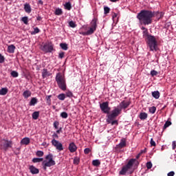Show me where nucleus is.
I'll use <instances>...</instances> for the list:
<instances>
[{"mask_svg":"<svg viewBox=\"0 0 176 176\" xmlns=\"http://www.w3.org/2000/svg\"><path fill=\"white\" fill-rule=\"evenodd\" d=\"M13 145V142L12 140H8L6 139H3L0 142V149H3L6 152L8 151L9 148H12Z\"/></svg>","mask_w":176,"mask_h":176,"instance_id":"6e6552de","label":"nucleus"},{"mask_svg":"<svg viewBox=\"0 0 176 176\" xmlns=\"http://www.w3.org/2000/svg\"><path fill=\"white\" fill-rule=\"evenodd\" d=\"M150 75H151L152 76H156V75H157V72L155 70H151Z\"/></svg>","mask_w":176,"mask_h":176,"instance_id":"de8ad7c7","label":"nucleus"},{"mask_svg":"<svg viewBox=\"0 0 176 176\" xmlns=\"http://www.w3.org/2000/svg\"><path fill=\"white\" fill-rule=\"evenodd\" d=\"M140 156L141 153H139L136 156V159H130L127 164L122 166L121 170L119 172V175H126L133 168L134 164H138L137 160L140 159Z\"/></svg>","mask_w":176,"mask_h":176,"instance_id":"7ed1b4c3","label":"nucleus"},{"mask_svg":"<svg viewBox=\"0 0 176 176\" xmlns=\"http://www.w3.org/2000/svg\"><path fill=\"white\" fill-rule=\"evenodd\" d=\"M110 1V2H118V1H119V0H109Z\"/></svg>","mask_w":176,"mask_h":176,"instance_id":"0e129e2a","label":"nucleus"},{"mask_svg":"<svg viewBox=\"0 0 176 176\" xmlns=\"http://www.w3.org/2000/svg\"><path fill=\"white\" fill-rule=\"evenodd\" d=\"M5 63V57L0 54V64Z\"/></svg>","mask_w":176,"mask_h":176,"instance_id":"49530a36","label":"nucleus"},{"mask_svg":"<svg viewBox=\"0 0 176 176\" xmlns=\"http://www.w3.org/2000/svg\"><path fill=\"white\" fill-rule=\"evenodd\" d=\"M100 108L103 113H107V115H109V112H111V107H109V102H104L100 104Z\"/></svg>","mask_w":176,"mask_h":176,"instance_id":"9b49d317","label":"nucleus"},{"mask_svg":"<svg viewBox=\"0 0 176 176\" xmlns=\"http://www.w3.org/2000/svg\"><path fill=\"white\" fill-rule=\"evenodd\" d=\"M175 147H176V142L173 141L172 143V148L173 149H175Z\"/></svg>","mask_w":176,"mask_h":176,"instance_id":"5fc2aeb1","label":"nucleus"},{"mask_svg":"<svg viewBox=\"0 0 176 176\" xmlns=\"http://www.w3.org/2000/svg\"><path fill=\"white\" fill-rule=\"evenodd\" d=\"M36 20H37V21H41V20H42V16H38L36 17Z\"/></svg>","mask_w":176,"mask_h":176,"instance_id":"4d7b16f0","label":"nucleus"},{"mask_svg":"<svg viewBox=\"0 0 176 176\" xmlns=\"http://www.w3.org/2000/svg\"><path fill=\"white\" fill-rule=\"evenodd\" d=\"M38 104V98H32L30 102H29L30 107H35Z\"/></svg>","mask_w":176,"mask_h":176,"instance_id":"f3484780","label":"nucleus"},{"mask_svg":"<svg viewBox=\"0 0 176 176\" xmlns=\"http://www.w3.org/2000/svg\"><path fill=\"white\" fill-rule=\"evenodd\" d=\"M49 144H47V143H46V142H44L41 144L42 146H48Z\"/></svg>","mask_w":176,"mask_h":176,"instance_id":"6e6d98bb","label":"nucleus"},{"mask_svg":"<svg viewBox=\"0 0 176 176\" xmlns=\"http://www.w3.org/2000/svg\"><path fill=\"white\" fill-rule=\"evenodd\" d=\"M78 150V146H76V144H75L74 142H71L69 144V151L71 152V153H74V152H76Z\"/></svg>","mask_w":176,"mask_h":176,"instance_id":"ddd939ff","label":"nucleus"},{"mask_svg":"<svg viewBox=\"0 0 176 176\" xmlns=\"http://www.w3.org/2000/svg\"><path fill=\"white\" fill-rule=\"evenodd\" d=\"M8 91H9V89H8L7 87L1 88L0 89V96H6V94H8Z\"/></svg>","mask_w":176,"mask_h":176,"instance_id":"412c9836","label":"nucleus"},{"mask_svg":"<svg viewBox=\"0 0 176 176\" xmlns=\"http://www.w3.org/2000/svg\"><path fill=\"white\" fill-rule=\"evenodd\" d=\"M64 8L66 10H71L72 9V6L71 5V2H67L64 5Z\"/></svg>","mask_w":176,"mask_h":176,"instance_id":"393cba45","label":"nucleus"},{"mask_svg":"<svg viewBox=\"0 0 176 176\" xmlns=\"http://www.w3.org/2000/svg\"><path fill=\"white\" fill-rule=\"evenodd\" d=\"M146 166L148 170H151V168H152V166H153L152 162H148L146 163Z\"/></svg>","mask_w":176,"mask_h":176,"instance_id":"37998d69","label":"nucleus"},{"mask_svg":"<svg viewBox=\"0 0 176 176\" xmlns=\"http://www.w3.org/2000/svg\"><path fill=\"white\" fill-rule=\"evenodd\" d=\"M148 111H149L150 113H152V114L155 113L156 112V107L153 106V107H150Z\"/></svg>","mask_w":176,"mask_h":176,"instance_id":"4c0bfd02","label":"nucleus"},{"mask_svg":"<svg viewBox=\"0 0 176 176\" xmlns=\"http://www.w3.org/2000/svg\"><path fill=\"white\" fill-rule=\"evenodd\" d=\"M57 98H58L60 101H64V100H65V94H60L58 95Z\"/></svg>","mask_w":176,"mask_h":176,"instance_id":"c756f323","label":"nucleus"},{"mask_svg":"<svg viewBox=\"0 0 176 176\" xmlns=\"http://www.w3.org/2000/svg\"><path fill=\"white\" fill-rule=\"evenodd\" d=\"M139 153H140V155L145 153V150H141V151Z\"/></svg>","mask_w":176,"mask_h":176,"instance_id":"e2e57ef3","label":"nucleus"},{"mask_svg":"<svg viewBox=\"0 0 176 176\" xmlns=\"http://www.w3.org/2000/svg\"><path fill=\"white\" fill-rule=\"evenodd\" d=\"M41 32V30L38 28H34V31L31 32L32 35H36V34H39Z\"/></svg>","mask_w":176,"mask_h":176,"instance_id":"c85d7f7f","label":"nucleus"},{"mask_svg":"<svg viewBox=\"0 0 176 176\" xmlns=\"http://www.w3.org/2000/svg\"><path fill=\"white\" fill-rule=\"evenodd\" d=\"M141 30H143V31H145V30H147L145 27H142Z\"/></svg>","mask_w":176,"mask_h":176,"instance_id":"69168bd1","label":"nucleus"},{"mask_svg":"<svg viewBox=\"0 0 176 176\" xmlns=\"http://www.w3.org/2000/svg\"><path fill=\"white\" fill-rule=\"evenodd\" d=\"M10 75L12 76V78H17L19 76V72L13 70L11 72Z\"/></svg>","mask_w":176,"mask_h":176,"instance_id":"2f4dec72","label":"nucleus"},{"mask_svg":"<svg viewBox=\"0 0 176 176\" xmlns=\"http://www.w3.org/2000/svg\"><path fill=\"white\" fill-rule=\"evenodd\" d=\"M148 35H150L148 34V29H145V30L143 31V36L148 38Z\"/></svg>","mask_w":176,"mask_h":176,"instance_id":"8fccbe9b","label":"nucleus"},{"mask_svg":"<svg viewBox=\"0 0 176 176\" xmlns=\"http://www.w3.org/2000/svg\"><path fill=\"white\" fill-rule=\"evenodd\" d=\"M58 126H60V122H58V121H55L54 122V129H58Z\"/></svg>","mask_w":176,"mask_h":176,"instance_id":"c03bdc74","label":"nucleus"},{"mask_svg":"<svg viewBox=\"0 0 176 176\" xmlns=\"http://www.w3.org/2000/svg\"><path fill=\"white\" fill-rule=\"evenodd\" d=\"M139 118L141 120H145L148 118V113L145 112L140 113Z\"/></svg>","mask_w":176,"mask_h":176,"instance_id":"b1692460","label":"nucleus"},{"mask_svg":"<svg viewBox=\"0 0 176 176\" xmlns=\"http://www.w3.org/2000/svg\"><path fill=\"white\" fill-rule=\"evenodd\" d=\"M80 162V159H79V157H76L74 159V164H79Z\"/></svg>","mask_w":176,"mask_h":176,"instance_id":"79ce46f5","label":"nucleus"},{"mask_svg":"<svg viewBox=\"0 0 176 176\" xmlns=\"http://www.w3.org/2000/svg\"><path fill=\"white\" fill-rule=\"evenodd\" d=\"M109 12H111V8H109L107 6H104V14H108V13H109Z\"/></svg>","mask_w":176,"mask_h":176,"instance_id":"ea45409f","label":"nucleus"},{"mask_svg":"<svg viewBox=\"0 0 176 176\" xmlns=\"http://www.w3.org/2000/svg\"><path fill=\"white\" fill-rule=\"evenodd\" d=\"M40 49L42 52H44V53H52V52L54 50L53 45L49 43H46L43 45H41Z\"/></svg>","mask_w":176,"mask_h":176,"instance_id":"1a4fd4ad","label":"nucleus"},{"mask_svg":"<svg viewBox=\"0 0 176 176\" xmlns=\"http://www.w3.org/2000/svg\"><path fill=\"white\" fill-rule=\"evenodd\" d=\"M136 17L139 20L140 24L149 25V24H152V19L155 17V12H152L149 10H142L138 13Z\"/></svg>","mask_w":176,"mask_h":176,"instance_id":"f03ea898","label":"nucleus"},{"mask_svg":"<svg viewBox=\"0 0 176 176\" xmlns=\"http://www.w3.org/2000/svg\"><path fill=\"white\" fill-rule=\"evenodd\" d=\"M55 79L59 89L63 91H65V90H67V82L65 81V76H64V75H63L61 73H57Z\"/></svg>","mask_w":176,"mask_h":176,"instance_id":"20e7f679","label":"nucleus"},{"mask_svg":"<svg viewBox=\"0 0 176 176\" xmlns=\"http://www.w3.org/2000/svg\"><path fill=\"white\" fill-rule=\"evenodd\" d=\"M152 96L155 98V100H159L160 98V92L159 91H154L151 93Z\"/></svg>","mask_w":176,"mask_h":176,"instance_id":"a211bd4d","label":"nucleus"},{"mask_svg":"<svg viewBox=\"0 0 176 176\" xmlns=\"http://www.w3.org/2000/svg\"><path fill=\"white\" fill-rule=\"evenodd\" d=\"M45 100L47 105L50 107V105H52V95L46 96Z\"/></svg>","mask_w":176,"mask_h":176,"instance_id":"aec40b11","label":"nucleus"},{"mask_svg":"<svg viewBox=\"0 0 176 176\" xmlns=\"http://www.w3.org/2000/svg\"><path fill=\"white\" fill-rule=\"evenodd\" d=\"M38 3L39 5H43V1L42 0H39V1H38Z\"/></svg>","mask_w":176,"mask_h":176,"instance_id":"052dcab7","label":"nucleus"},{"mask_svg":"<svg viewBox=\"0 0 176 176\" xmlns=\"http://www.w3.org/2000/svg\"><path fill=\"white\" fill-rule=\"evenodd\" d=\"M25 12L26 13H31V12H32V9L31 8V5H30V3H26L24 4V8H23Z\"/></svg>","mask_w":176,"mask_h":176,"instance_id":"4468645a","label":"nucleus"},{"mask_svg":"<svg viewBox=\"0 0 176 176\" xmlns=\"http://www.w3.org/2000/svg\"><path fill=\"white\" fill-rule=\"evenodd\" d=\"M126 145V139L124 138L121 139L120 143L117 144L114 148L115 152H120V149H122V148H124Z\"/></svg>","mask_w":176,"mask_h":176,"instance_id":"f8f14e48","label":"nucleus"},{"mask_svg":"<svg viewBox=\"0 0 176 176\" xmlns=\"http://www.w3.org/2000/svg\"><path fill=\"white\" fill-rule=\"evenodd\" d=\"M52 138L53 139L51 141L52 146H54L56 151H58L59 152H61V151H64V147L63 146V144L60 142V141L57 140H58V135H57L56 133H54V134L52 135Z\"/></svg>","mask_w":176,"mask_h":176,"instance_id":"423d86ee","label":"nucleus"},{"mask_svg":"<svg viewBox=\"0 0 176 176\" xmlns=\"http://www.w3.org/2000/svg\"><path fill=\"white\" fill-rule=\"evenodd\" d=\"M171 126L170 121H166L163 126V130H166L167 127H170Z\"/></svg>","mask_w":176,"mask_h":176,"instance_id":"473e14b6","label":"nucleus"},{"mask_svg":"<svg viewBox=\"0 0 176 176\" xmlns=\"http://www.w3.org/2000/svg\"><path fill=\"white\" fill-rule=\"evenodd\" d=\"M129 174H133V171H130V172H129Z\"/></svg>","mask_w":176,"mask_h":176,"instance_id":"338daca9","label":"nucleus"},{"mask_svg":"<svg viewBox=\"0 0 176 176\" xmlns=\"http://www.w3.org/2000/svg\"><path fill=\"white\" fill-rule=\"evenodd\" d=\"M130 104H131V102L123 100L118 107H115L111 113L107 115V123L111 126H118L119 122L118 120H116L117 116L122 113V109H127L130 107Z\"/></svg>","mask_w":176,"mask_h":176,"instance_id":"f257e3e1","label":"nucleus"},{"mask_svg":"<svg viewBox=\"0 0 176 176\" xmlns=\"http://www.w3.org/2000/svg\"><path fill=\"white\" fill-rule=\"evenodd\" d=\"M21 21L27 25L28 24V16H23L21 18Z\"/></svg>","mask_w":176,"mask_h":176,"instance_id":"58836bf2","label":"nucleus"},{"mask_svg":"<svg viewBox=\"0 0 176 176\" xmlns=\"http://www.w3.org/2000/svg\"><path fill=\"white\" fill-rule=\"evenodd\" d=\"M52 74L47 71V69H43L42 70V77L43 79L47 78V76H50Z\"/></svg>","mask_w":176,"mask_h":176,"instance_id":"2eb2a0df","label":"nucleus"},{"mask_svg":"<svg viewBox=\"0 0 176 176\" xmlns=\"http://www.w3.org/2000/svg\"><path fill=\"white\" fill-rule=\"evenodd\" d=\"M32 119H34V120H38V118H39V111H34L32 114Z\"/></svg>","mask_w":176,"mask_h":176,"instance_id":"a878e982","label":"nucleus"},{"mask_svg":"<svg viewBox=\"0 0 176 176\" xmlns=\"http://www.w3.org/2000/svg\"><path fill=\"white\" fill-rule=\"evenodd\" d=\"M163 150H164V148H163V147H162L161 151H163Z\"/></svg>","mask_w":176,"mask_h":176,"instance_id":"774afa93","label":"nucleus"},{"mask_svg":"<svg viewBox=\"0 0 176 176\" xmlns=\"http://www.w3.org/2000/svg\"><path fill=\"white\" fill-rule=\"evenodd\" d=\"M29 170L32 174H39V169L35 168L34 166H30Z\"/></svg>","mask_w":176,"mask_h":176,"instance_id":"dca6fc26","label":"nucleus"},{"mask_svg":"<svg viewBox=\"0 0 176 176\" xmlns=\"http://www.w3.org/2000/svg\"><path fill=\"white\" fill-rule=\"evenodd\" d=\"M56 16H61L63 14V10L61 8H58L55 10Z\"/></svg>","mask_w":176,"mask_h":176,"instance_id":"7c9ffc66","label":"nucleus"},{"mask_svg":"<svg viewBox=\"0 0 176 176\" xmlns=\"http://www.w3.org/2000/svg\"><path fill=\"white\" fill-rule=\"evenodd\" d=\"M150 144L151 146H156V142L153 140V138L151 139Z\"/></svg>","mask_w":176,"mask_h":176,"instance_id":"09e8293b","label":"nucleus"},{"mask_svg":"<svg viewBox=\"0 0 176 176\" xmlns=\"http://www.w3.org/2000/svg\"><path fill=\"white\" fill-rule=\"evenodd\" d=\"M175 175V173L174 171H170L168 173V176H174Z\"/></svg>","mask_w":176,"mask_h":176,"instance_id":"864d4df0","label":"nucleus"},{"mask_svg":"<svg viewBox=\"0 0 176 176\" xmlns=\"http://www.w3.org/2000/svg\"><path fill=\"white\" fill-rule=\"evenodd\" d=\"M21 145H28L30 144V139L29 138H24L21 141Z\"/></svg>","mask_w":176,"mask_h":176,"instance_id":"4be33fe9","label":"nucleus"},{"mask_svg":"<svg viewBox=\"0 0 176 176\" xmlns=\"http://www.w3.org/2000/svg\"><path fill=\"white\" fill-rule=\"evenodd\" d=\"M60 116L63 119H67V118H68V113L65 111H63L60 113Z\"/></svg>","mask_w":176,"mask_h":176,"instance_id":"c9c22d12","label":"nucleus"},{"mask_svg":"<svg viewBox=\"0 0 176 176\" xmlns=\"http://www.w3.org/2000/svg\"><path fill=\"white\" fill-rule=\"evenodd\" d=\"M90 152H91V150L89 148H86L84 150V153L85 155H89V153H90Z\"/></svg>","mask_w":176,"mask_h":176,"instance_id":"a18cd8bd","label":"nucleus"},{"mask_svg":"<svg viewBox=\"0 0 176 176\" xmlns=\"http://www.w3.org/2000/svg\"><path fill=\"white\" fill-rule=\"evenodd\" d=\"M36 156H38V157H42V156H43V155H44V153H43V151H38L36 153Z\"/></svg>","mask_w":176,"mask_h":176,"instance_id":"a19ab883","label":"nucleus"},{"mask_svg":"<svg viewBox=\"0 0 176 176\" xmlns=\"http://www.w3.org/2000/svg\"><path fill=\"white\" fill-rule=\"evenodd\" d=\"M33 163H41V162H43V158H33Z\"/></svg>","mask_w":176,"mask_h":176,"instance_id":"f704fd0d","label":"nucleus"},{"mask_svg":"<svg viewBox=\"0 0 176 176\" xmlns=\"http://www.w3.org/2000/svg\"><path fill=\"white\" fill-rule=\"evenodd\" d=\"M80 35H83V36H86L89 34H87V32H80Z\"/></svg>","mask_w":176,"mask_h":176,"instance_id":"603ef678","label":"nucleus"},{"mask_svg":"<svg viewBox=\"0 0 176 176\" xmlns=\"http://www.w3.org/2000/svg\"><path fill=\"white\" fill-rule=\"evenodd\" d=\"M66 96L68 97L69 98H72V97H74V94L72 93V91L68 90L66 92Z\"/></svg>","mask_w":176,"mask_h":176,"instance_id":"e433bc0d","label":"nucleus"},{"mask_svg":"<svg viewBox=\"0 0 176 176\" xmlns=\"http://www.w3.org/2000/svg\"><path fill=\"white\" fill-rule=\"evenodd\" d=\"M31 94H32L31 93V91L30 90H26L23 93V96L24 97V98H28L30 97H31Z\"/></svg>","mask_w":176,"mask_h":176,"instance_id":"5701e85b","label":"nucleus"},{"mask_svg":"<svg viewBox=\"0 0 176 176\" xmlns=\"http://www.w3.org/2000/svg\"><path fill=\"white\" fill-rule=\"evenodd\" d=\"M112 17H113V19H115V18L118 17V14L113 13Z\"/></svg>","mask_w":176,"mask_h":176,"instance_id":"bf43d9fd","label":"nucleus"},{"mask_svg":"<svg viewBox=\"0 0 176 176\" xmlns=\"http://www.w3.org/2000/svg\"><path fill=\"white\" fill-rule=\"evenodd\" d=\"M92 164L95 167H98V166H100V164H101V162H100V160H94L92 162Z\"/></svg>","mask_w":176,"mask_h":176,"instance_id":"bb28decb","label":"nucleus"},{"mask_svg":"<svg viewBox=\"0 0 176 176\" xmlns=\"http://www.w3.org/2000/svg\"><path fill=\"white\" fill-rule=\"evenodd\" d=\"M163 16H164V13L160 12V19H162L163 17Z\"/></svg>","mask_w":176,"mask_h":176,"instance_id":"13d9d810","label":"nucleus"},{"mask_svg":"<svg viewBox=\"0 0 176 176\" xmlns=\"http://www.w3.org/2000/svg\"><path fill=\"white\" fill-rule=\"evenodd\" d=\"M69 26L71 27V28H76L77 25L74 21H71L69 22Z\"/></svg>","mask_w":176,"mask_h":176,"instance_id":"72a5a7b5","label":"nucleus"},{"mask_svg":"<svg viewBox=\"0 0 176 176\" xmlns=\"http://www.w3.org/2000/svg\"><path fill=\"white\" fill-rule=\"evenodd\" d=\"M147 43L148 47H150V50L153 52V50H156V47H157V41H156V38L152 35H147Z\"/></svg>","mask_w":176,"mask_h":176,"instance_id":"0eeeda50","label":"nucleus"},{"mask_svg":"<svg viewBox=\"0 0 176 176\" xmlns=\"http://www.w3.org/2000/svg\"><path fill=\"white\" fill-rule=\"evenodd\" d=\"M15 50H16V47L14 45H10L8 47L7 52L8 53H14Z\"/></svg>","mask_w":176,"mask_h":176,"instance_id":"6ab92c4d","label":"nucleus"},{"mask_svg":"<svg viewBox=\"0 0 176 176\" xmlns=\"http://www.w3.org/2000/svg\"><path fill=\"white\" fill-rule=\"evenodd\" d=\"M60 47H61V49H63V50H68V44L65 43H61L60 44Z\"/></svg>","mask_w":176,"mask_h":176,"instance_id":"cd10ccee","label":"nucleus"},{"mask_svg":"<svg viewBox=\"0 0 176 176\" xmlns=\"http://www.w3.org/2000/svg\"><path fill=\"white\" fill-rule=\"evenodd\" d=\"M97 18H94L91 24V27L89 28V29L87 31V34L88 35H93L94 34V32L97 30Z\"/></svg>","mask_w":176,"mask_h":176,"instance_id":"9d476101","label":"nucleus"},{"mask_svg":"<svg viewBox=\"0 0 176 176\" xmlns=\"http://www.w3.org/2000/svg\"><path fill=\"white\" fill-rule=\"evenodd\" d=\"M65 54V52H60L59 53L58 58H64V55Z\"/></svg>","mask_w":176,"mask_h":176,"instance_id":"3c124183","label":"nucleus"},{"mask_svg":"<svg viewBox=\"0 0 176 176\" xmlns=\"http://www.w3.org/2000/svg\"><path fill=\"white\" fill-rule=\"evenodd\" d=\"M62 128H60L58 130L56 131V134H60V132L61 131Z\"/></svg>","mask_w":176,"mask_h":176,"instance_id":"680f3d73","label":"nucleus"},{"mask_svg":"<svg viewBox=\"0 0 176 176\" xmlns=\"http://www.w3.org/2000/svg\"><path fill=\"white\" fill-rule=\"evenodd\" d=\"M45 159L46 160L43 161L42 162L43 170H46L47 167H52V166H56V161L53 160V154H48L47 155H46Z\"/></svg>","mask_w":176,"mask_h":176,"instance_id":"39448f33","label":"nucleus"}]
</instances>
